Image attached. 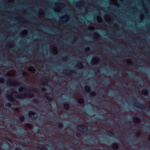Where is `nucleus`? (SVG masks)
<instances>
[{
  "label": "nucleus",
  "instance_id": "obj_1",
  "mask_svg": "<svg viewBox=\"0 0 150 150\" xmlns=\"http://www.w3.org/2000/svg\"><path fill=\"white\" fill-rule=\"evenodd\" d=\"M28 92L29 94H21L20 95H18L16 96H14L16 98H23L25 97H28L29 98H32L34 97V94L31 92V91H29L28 90Z\"/></svg>",
  "mask_w": 150,
  "mask_h": 150
},
{
  "label": "nucleus",
  "instance_id": "obj_2",
  "mask_svg": "<svg viewBox=\"0 0 150 150\" xmlns=\"http://www.w3.org/2000/svg\"><path fill=\"white\" fill-rule=\"evenodd\" d=\"M77 128L79 130L85 134L87 133L88 132V127L85 125H78L77 126Z\"/></svg>",
  "mask_w": 150,
  "mask_h": 150
},
{
  "label": "nucleus",
  "instance_id": "obj_3",
  "mask_svg": "<svg viewBox=\"0 0 150 150\" xmlns=\"http://www.w3.org/2000/svg\"><path fill=\"white\" fill-rule=\"evenodd\" d=\"M7 83L11 86H20L21 85L20 82L17 81L14 79L9 80L7 81Z\"/></svg>",
  "mask_w": 150,
  "mask_h": 150
},
{
  "label": "nucleus",
  "instance_id": "obj_4",
  "mask_svg": "<svg viewBox=\"0 0 150 150\" xmlns=\"http://www.w3.org/2000/svg\"><path fill=\"white\" fill-rule=\"evenodd\" d=\"M135 104L138 105L139 106L141 107V108L142 109H144L145 108L146 106H147V105L146 103L141 104L136 99L135 100Z\"/></svg>",
  "mask_w": 150,
  "mask_h": 150
},
{
  "label": "nucleus",
  "instance_id": "obj_5",
  "mask_svg": "<svg viewBox=\"0 0 150 150\" xmlns=\"http://www.w3.org/2000/svg\"><path fill=\"white\" fill-rule=\"evenodd\" d=\"M40 79L43 81V82L45 84H47L49 80L47 77L44 76H42L40 77Z\"/></svg>",
  "mask_w": 150,
  "mask_h": 150
},
{
  "label": "nucleus",
  "instance_id": "obj_6",
  "mask_svg": "<svg viewBox=\"0 0 150 150\" xmlns=\"http://www.w3.org/2000/svg\"><path fill=\"white\" fill-rule=\"evenodd\" d=\"M45 98L48 100L52 101L53 100L52 96L48 93H46L44 95Z\"/></svg>",
  "mask_w": 150,
  "mask_h": 150
},
{
  "label": "nucleus",
  "instance_id": "obj_7",
  "mask_svg": "<svg viewBox=\"0 0 150 150\" xmlns=\"http://www.w3.org/2000/svg\"><path fill=\"white\" fill-rule=\"evenodd\" d=\"M6 97L11 102H13L14 100V98L12 97L11 95H8Z\"/></svg>",
  "mask_w": 150,
  "mask_h": 150
},
{
  "label": "nucleus",
  "instance_id": "obj_8",
  "mask_svg": "<svg viewBox=\"0 0 150 150\" xmlns=\"http://www.w3.org/2000/svg\"><path fill=\"white\" fill-rule=\"evenodd\" d=\"M142 94L144 96H147L148 94V91L144 89L142 90L141 91Z\"/></svg>",
  "mask_w": 150,
  "mask_h": 150
},
{
  "label": "nucleus",
  "instance_id": "obj_9",
  "mask_svg": "<svg viewBox=\"0 0 150 150\" xmlns=\"http://www.w3.org/2000/svg\"><path fill=\"white\" fill-rule=\"evenodd\" d=\"M86 92L87 93L90 92V88L88 86H86L84 88Z\"/></svg>",
  "mask_w": 150,
  "mask_h": 150
},
{
  "label": "nucleus",
  "instance_id": "obj_10",
  "mask_svg": "<svg viewBox=\"0 0 150 150\" xmlns=\"http://www.w3.org/2000/svg\"><path fill=\"white\" fill-rule=\"evenodd\" d=\"M35 115V112H33L32 111H30L28 114V117L29 118H31V115Z\"/></svg>",
  "mask_w": 150,
  "mask_h": 150
},
{
  "label": "nucleus",
  "instance_id": "obj_11",
  "mask_svg": "<svg viewBox=\"0 0 150 150\" xmlns=\"http://www.w3.org/2000/svg\"><path fill=\"white\" fill-rule=\"evenodd\" d=\"M24 89V87L23 86H20L18 89V91L20 93H21L23 91Z\"/></svg>",
  "mask_w": 150,
  "mask_h": 150
},
{
  "label": "nucleus",
  "instance_id": "obj_12",
  "mask_svg": "<svg viewBox=\"0 0 150 150\" xmlns=\"http://www.w3.org/2000/svg\"><path fill=\"white\" fill-rule=\"evenodd\" d=\"M141 134V132L139 130H138L135 133V136L137 137L140 136Z\"/></svg>",
  "mask_w": 150,
  "mask_h": 150
},
{
  "label": "nucleus",
  "instance_id": "obj_13",
  "mask_svg": "<svg viewBox=\"0 0 150 150\" xmlns=\"http://www.w3.org/2000/svg\"><path fill=\"white\" fill-rule=\"evenodd\" d=\"M77 102L79 104H82L83 103L84 100L83 98H80L78 100Z\"/></svg>",
  "mask_w": 150,
  "mask_h": 150
},
{
  "label": "nucleus",
  "instance_id": "obj_14",
  "mask_svg": "<svg viewBox=\"0 0 150 150\" xmlns=\"http://www.w3.org/2000/svg\"><path fill=\"white\" fill-rule=\"evenodd\" d=\"M33 91L36 93H38L39 92V89L37 88H34L33 89Z\"/></svg>",
  "mask_w": 150,
  "mask_h": 150
},
{
  "label": "nucleus",
  "instance_id": "obj_15",
  "mask_svg": "<svg viewBox=\"0 0 150 150\" xmlns=\"http://www.w3.org/2000/svg\"><path fill=\"white\" fill-rule=\"evenodd\" d=\"M64 107L65 109L67 110L69 109V105L68 104L65 103L64 105Z\"/></svg>",
  "mask_w": 150,
  "mask_h": 150
},
{
  "label": "nucleus",
  "instance_id": "obj_16",
  "mask_svg": "<svg viewBox=\"0 0 150 150\" xmlns=\"http://www.w3.org/2000/svg\"><path fill=\"white\" fill-rule=\"evenodd\" d=\"M113 148L115 149H118V147L117 144H114L112 145Z\"/></svg>",
  "mask_w": 150,
  "mask_h": 150
},
{
  "label": "nucleus",
  "instance_id": "obj_17",
  "mask_svg": "<svg viewBox=\"0 0 150 150\" xmlns=\"http://www.w3.org/2000/svg\"><path fill=\"white\" fill-rule=\"evenodd\" d=\"M134 122L136 123H138L140 122V120L137 117H135L134 118Z\"/></svg>",
  "mask_w": 150,
  "mask_h": 150
},
{
  "label": "nucleus",
  "instance_id": "obj_18",
  "mask_svg": "<svg viewBox=\"0 0 150 150\" xmlns=\"http://www.w3.org/2000/svg\"><path fill=\"white\" fill-rule=\"evenodd\" d=\"M25 120V118L23 117H21L20 118V121L21 123H22Z\"/></svg>",
  "mask_w": 150,
  "mask_h": 150
},
{
  "label": "nucleus",
  "instance_id": "obj_19",
  "mask_svg": "<svg viewBox=\"0 0 150 150\" xmlns=\"http://www.w3.org/2000/svg\"><path fill=\"white\" fill-rule=\"evenodd\" d=\"M26 126L30 129L32 128V126L29 123H27L26 125Z\"/></svg>",
  "mask_w": 150,
  "mask_h": 150
},
{
  "label": "nucleus",
  "instance_id": "obj_20",
  "mask_svg": "<svg viewBox=\"0 0 150 150\" xmlns=\"http://www.w3.org/2000/svg\"><path fill=\"white\" fill-rule=\"evenodd\" d=\"M6 105L8 107H11L12 105V104L10 102H8L6 103Z\"/></svg>",
  "mask_w": 150,
  "mask_h": 150
},
{
  "label": "nucleus",
  "instance_id": "obj_21",
  "mask_svg": "<svg viewBox=\"0 0 150 150\" xmlns=\"http://www.w3.org/2000/svg\"><path fill=\"white\" fill-rule=\"evenodd\" d=\"M4 82V79L3 78H0V83H3Z\"/></svg>",
  "mask_w": 150,
  "mask_h": 150
},
{
  "label": "nucleus",
  "instance_id": "obj_22",
  "mask_svg": "<svg viewBox=\"0 0 150 150\" xmlns=\"http://www.w3.org/2000/svg\"><path fill=\"white\" fill-rule=\"evenodd\" d=\"M91 95L92 96H95L96 95V93L95 92L93 91L91 93Z\"/></svg>",
  "mask_w": 150,
  "mask_h": 150
},
{
  "label": "nucleus",
  "instance_id": "obj_23",
  "mask_svg": "<svg viewBox=\"0 0 150 150\" xmlns=\"http://www.w3.org/2000/svg\"><path fill=\"white\" fill-rule=\"evenodd\" d=\"M41 150H47V148L46 147L42 146L41 147Z\"/></svg>",
  "mask_w": 150,
  "mask_h": 150
},
{
  "label": "nucleus",
  "instance_id": "obj_24",
  "mask_svg": "<svg viewBox=\"0 0 150 150\" xmlns=\"http://www.w3.org/2000/svg\"><path fill=\"white\" fill-rule=\"evenodd\" d=\"M59 6H61V7H64V4L63 3H59L57 4Z\"/></svg>",
  "mask_w": 150,
  "mask_h": 150
},
{
  "label": "nucleus",
  "instance_id": "obj_25",
  "mask_svg": "<svg viewBox=\"0 0 150 150\" xmlns=\"http://www.w3.org/2000/svg\"><path fill=\"white\" fill-rule=\"evenodd\" d=\"M98 60V59L96 58L95 59H94L93 60L92 62L94 64H95L96 63L97 61Z\"/></svg>",
  "mask_w": 150,
  "mask_h": 150
},
{
  "label": "nucleus",
  "instance_id": "obj_26",
  "mask_svg": "<svg viewBox=\"0 0 150 150\" xmlns=\"http://www.w3.org/2000/svg\"><path fill=\"white\" fill-rule=\"evenodd\" d=\"M84 50L85 51L87 52L89 51L90 50V48L89 47H87Z\"/></svg>",
  "mask_w": 150,
  "mask_h": 150
},
{
  "label": "nucleus",
  "instance_id": "obj_27",
  "mask_svg": "<svg viewBox=\"0 0 150 150\" xmlns=\"http://www.w3.org/2000/svg\"><path fill=\"white\" fill-rule=\"evenodd\" d=\"M6 47L7 48H9L10 49H11L12 47L10 45H8L6 46Z\"/></svg>",
  "mask_w": 150,
  "mask_h": 150
},
{
  "label": "nucleus",
  "instance_id": "obj_28",
  "mask_svg": "<svg viewBox=\"0 0 150 150\" xmlns=\"http://www.w3.org/2000/svg\"><path fill=\"white\" fill-rule=\"evenodd\" d=\"M58 127L60 128H61L63 127V125L62 123H60L58 125Z\"/></svg>",
  "mask_w": 150,
  "mask_h": 150
},
{
  "label": "nucleus",
  "instance_id": "obj_29",
  "mask_svg": "<svg viewBox=\"0 0 150 150\" xmlns=\"http://www.w3.org/2000/svg\"><path fill=\"white\" fill-rule=\"evenodd\" d=\"M109 4H110V6L111 7H113V6H114L115 7H116V5H114L111 4L110 2H109Z\"/></svg>",
  "mask_w": 150,
  "mask_h": 150
},
{
  "label": "nucleus",
  "instance_id": "obj_30",
  "mask_svg": "<svg viewBox=\"0 0 150 150\" xmlns=\"http://www.w3.org/2000/svg\"><path fill=\"white\" fill-rule=\"evenodd\" d=\"M69 71V72L71 73L73 75H75L76 74V72H74L73 71Z\"/></svg>",
  "mask_w": 150,
  "mask_h": 150
},
{
  "label": "nucleus",
  "instance_id": "obj_31",
  "mask_svg": "<svg viewBox=\"0 0 150 150\" xmlns=\"http://www.w3.org/2000/svg\"><path fill=\"white\" fill-rule=\"evenodd\" d=\"M38 100L37 99H35L33 100V102L34 103H36L38 102Z\"/></svg>",
  "mask_w": 150,
  "mask_h": 150
},
{
  "label": "nucleus",
  "instance_id": "obj_32",
  "mask_svg": "<svg viewBox=\"0 0 150 150\" xmlns=\"http://www.w3.org/2000/svg\"><path fill=\"white\" fill-rule=\"evenodd\" d=\"M82 64L81 63H79L77 64V66L79 67L82 66Z\"/></svg>",
  "mask_w": 150,
  "mask_h": 150
},
{
  "label": "nucleus",
  "instance_id": "obj_33",
  "mask_svg": "<svg viewBox=\"0 0 150 150\" xmlns=\"http://www.w3.org/2000/svg\"><path fill=\"white\" fill-rule=\"evenodd\" d=\"M4 75L5 76H10L11 75H10V73H8L6 74H4Z\"/></svg>",
  "mask_w": 150,
  "mask_h": 150
},
{
  "label": "nucleus",
  "instance_id": "obj_34",
  "mask_svg": "<svg viewBox=\"0 0 150 150\" xmlns=\"http://www.w3.org/2000/svg\"><path fill=\"white\" fill-rule=\"evenodd\" d=\"M108 133L109 134H110L111 135L112 134V132L111 131H108Z\"/></svg>",
  "mask_w": 150,
  "mask_h": 150
},
{
  "label": "nucleus",
  "instance_id": "obj_35",
  "mask_svg": "<svg viewBox=\"0 0 150 150\" xmlns=\"http://www.w3.org/2000/svg\"><path fill=\"white\" fill-rule=\"evenodd\" d=\"M42 91H45V92L46 91V88H42Z\"/></svg>",
  "mask_w": 150,
  "mask_h": 150
},
{
  "label": "nucleus",
  "instance_id": "obj_36",
  "mask_svg": "<svg viewBox=\"0 0 150 150\" xmlns=\"http://www.w3.org/2000/svg\"><path fill=\"white\" fill-rule=\"evenodd\" d=\"M127 64H131V63L130 61L129 62H127Z\"/></svg>",
  "mask_w": 150,
  "mask_h": 150
},
{
  "label": "nucleus",
  "instance_id": "obj_37",
  "mask_svg": "<svg viewBox=\"0 0 150 150\" xmlns=\"http://www.w3.org/2000/svg\"><path fill=\"white\" fill-rule=\"evenodd\" d=\"M47 129H51V127L50 126H48L47 127Z\"/></svg>",
  "mask_w": 150,
  "mask_h": 150
},
{
  "label": "nucleus",
  "instance_id": "obj_38",
  "mask_svg": "<svg viewBox=\"0 0 150 150\" xmlns=\"http://www.w3.org/2000/svg\"><path fill=\"white\" fill-rule=\"evenodd\" d=\"M40 141H47V140H41ZM48 141H58L57 140H48Z\"/></svg>",
  "mask_w": 150,
  "mask_h": 150
},
{
  "label": "nucleus",
  "instance_id": "obj_39",
  "mask_svg": "<svg viewBox=\"0 0 150 150\" xmlns=\"http://www.w3.org/2000/svg\"><path fill=\"white\" fill-rule=\"evenodd\" d=\"M142 84L143 85V86H144V84H146V83H145V82H143L142 83Z\"/></svg>",
  "mask_w": 150,
  "mask_h": 150
},
{
  "label": "nucleus",
  "instance_id": "obj_40",
  "mask_svg": "<svg viewBox=\"0 0 150 150\" xmlns=\"http://www.w3.org/2000/svg\"><path fill=\"white\" fill-rule=\"evenodd\" d=\"M41 119L42 120H44V117H42L41 118Z\"/></svg>",
  "mask_w": 150,
  "mask_h": 150
},
{
  "label": "nucleus",
  "instance_id": "obj_41",
  "mask_svg": "<svg viewBox=\"0 0 150 150\" xmlns=\"http://www.w3.org/2000/svg\"><path fill=\"white\" fill-rule=\"evenodd\" d=\"M108 86L110 88H111V86L110 84L108 85Z\"/></svg>",
  "mask_w": 150,
  "mask_h": 150
},
{
  "label": "nucleus",
  "instance_id": "obj_42",
  "mask_svg": "<svg viewBox=\"0 0 150 150\" xmlns=\"http://www.w3.org/2000/svg\"><path fill=\"white\" fill-rule=\"evenodd\" d=\"M26 72H23V75H25L26 74Z\"/></svg>",
  "mask_w": 150,
  "mask_h": 150
},
{
  "label": "nucleus",
  "instance_id": "obj_43",
  "mask_svg": "<svg viewBox=\"0 0 150 150\" xmlns=\"http://www.w3.org/2000/svg\"><path fill=\"white\" fill-rule=\"evenodd\" d=\"M101 141H103L102 140ZM109 141H115V140H109ZM117 141H120V140L119 139H118V140H117Z\"/></svg>",
  "mask_w": 150,
  "mask_h": 150
},
{
  "label": "nucleus",
  "instance_id": "obj_44",
  "mask_svg": "<svg viewBox=\"0 0 150 150\" xmlns=\"http://www.w3.org/2000/svg\"><path fill=\"white\" fill-rule=\"evenodd\" d=\"M71 141H80V140L79 139V140H71Z\"/></svg>",
  "mask_w": 150,
  "mask_h": 150
},
{
  "label": "nucleus",
  "instance_id": "obj_45",
  "mask_svg": "<svg viewBox=\"0 0 150 150\" xmlns=\"http://www.w3.org/2000/svg\"><path fill=\"white\" fill-rule=\"evenodd\" d=\"M7 141H15V140H11L10 139H8Z\"/></svg>",
  "mask_w": 150,
  "mask_h": 150
},
{
  "label": "nucleus",
  "instance_id": "obj_46",
  "mask_svg": "<svg viewBox=\"0 0 150 150\" xmlns=\"http://www.w3.org/2000/svg\"><path fill=\"white\" fill-rule=\"evenodd\" d=\"M33 118L34 119L36 118V117L35 116H34L33 117Z\"/></svg>",
  "mask_w": 150,
  "mask_h": 150
},
{
  "label": "nucleus",
  "instance_id": "obj_47",
  "mask_svg": "<svg viewBox=\"0 0 150 150\" xmlns=\"http://www.w3.org/2000/svg\"><path fill=\"white\" fill-rule=\"evenodd\" d=\"M71 132V131L70 130H69L68 131V133H70Z\"/></svg>",
  "mask_w": 150,
  "mask_h": 150
},
{
  "label": "nucleus",
  "instance_id": "obj_48",
  "mask_svg": "<svg viewBox=\"0 0 150 150\" xmlns=\"http://www.w3.org/2000/svg\"><path fill=\"white\" fill-rule=\"evenodd\" d=\"M65 71H67V70H64L63 71V72H64H64H65Z\"/></svg>",
  "mask_w": 150,
  "mask_h": 150
},
{
  "label": "nucleus",
  "instance_id": "obj_49",
  "mask_svg": "<svg viewBox=\"0 0 150 150\" xmlns=\"http://www.w3.org/2000/svg\"><path fill=\"white\" fill-rule=\"evenodd\" d=\"M2 106V105L1 103H0V108H1Z\"/></svg>",
  "mask_w": 150,
  "mask_h": 150
},
{
  "label": "nucleus",
  "instance_id": "obj_50",
  "mask_svg": "<svg viewBox=\"0 0 150 150\" xmlns=\"http://www.w3.org/2000/svg\"><path fill=\"white\" fill-rule=\"evenodd\" d=\"M148 109H149V110H150V108L149 106H148Z\"/></svg>",
  "mask_w": 150,
  "mask_h": 150
},
{
  "label": "nucleus",
  "instance_id": "obj_51",
  "mask_svg": "<svg viewBox=\"0 0 150 150\" xmlns=\"http://www.w3.org/2000/svg\"><path fill=\"white\" fill-rule=\"evenodd\" d=\"M0 115H3V114L2 113H1L0 114Z\"/></svg>",
  "mask_w": 150,
  "mask_h": 150
},
{
  "label": "nucleus",
  "instance_id": "obj_52",
  "mask_svg": "<svg viewBox=\"0 0 150 150\" xmlns=\"http://www.w3.org/2000/svg\"><path fill=\"white\" fill-rule=\"evenodd\" d=\"M131 141H134V140H131ZM136 141H142V140H136Z\"/></svg>",
  "mask_w": 150,
  "mask_h": 150
},
{
  "label": "nucleus",
  "instance_id": "obj_53",
  "mask_svg": "<svg viewBox=\"0 0 150 150\" xmlns=\"http://www.w3.org/2000/svg\"><path fill=\"white\" fill-rule=\"evenodd\" d=\"M90 28H94V27L93 26H91Z\"/></svg>",
  "mask_w": 150,
  "mask_h": 150
},
{
  "label": "nucleus",
  "instance_id": "obj_54",
  "mask_svg": "<svg viewBox=\"0 0 150 150\" xmlns=\"http://www.w3.org/2000/svg\"><path fill=\"white\" fill-rule=\"evenodd\" d=\"M96 35L97 36H98L99 35L98 34H96Z\"/></svg>",
  "mask_w": 150,
  "mask_h": 150
},
{
  "label": "nucleus",
  "instance_id": "obj_55",
  "mask_svg": "<svg viewBox=\"0 0 150 150\" xmlns=\"http://www.w3.org/2000/svg\"><path fill=\"white\" fill-rule=\"evenodd\" d=\"M46 106H48V104H46Z\"/></svg>",
  "mask_w": 150,
  "mask_h": 150
},
{
  "label": "nucleus",
  "instance_id": "obj_56",
  "mask_svg": "<svg viewBox=\"0 0 150 150\" xmlns=\"http://www.w3.org/2000/svg\"><path fill=\"white\" fill-rule=\"evenodd\" d=\"M13 131H14L15 130V129H12Z\"/></svg>",
  "mask_w": 150,
  "mask_h": 150
},
{
  "label": "nucleus",
  "instance_id": "obj_57",
  "mask_svg": "<svg viewBox=\"0 0 150 150\" xmlns=\"http://www.w3.org/2000/svg\"><path fill=\"white\" fill-rule=\"evenodd\" d=\"M117 75H118V74H119V72H117Z\"/></svg>",
  "mask_w": 150,
  "mask_h": 150
},
{
  "label": "nucleus",
  "instance_id": "obj_58",
  "mask_svg": "<svg viewBox=\"0 0 150 150\" xmlns=\"http://www.w3.org/2000/svg\"><path fill=\"white\" fill-rule=\"evenodd\" d=\"M76 6L77 8L78 6H77V5H76Z\"/></svg>",
  "mask_w": 150,
  "mask_h": 150
},
{
  "label": "nucleus",
  "instance_id": "obj_59",
  "mask_svg": "<svg viewBox=\"0 0 150 150\" xmlns=\"http://www.w3.org/2000/svg\"><path fill=\"white\" fill-rule=\"evenodd\" d=\"M30 69H29V71H30Z\"/></svg>",
  "mask_w": 150,
  "mask_h": 150
},
{
  "label": "nucleus",
  "instance_id": "obj_60",
  "mask_svg": "<svg viewBox=\"0 0 150 150\" xmlns=\"http://www.w3.org/2000/svg\"><path fill=\"white\" fill-rule=\"evenodd\" d=\"M34 141H38V140H34Z\"/></svg>",
  "mask_w": 150,
  "mask_h": 150
},
{
  "label": "nucleus",
  "instance_id": "obj_61",
  "mask_svg": "<svg viewBox=\"0 0 150 150\" xmlns=\"http://www.w3.org/2000/svg\"><path fill=\"white\" fill-rule=\"evenodd\" d=\"M62 21V19H61V20H60V21L61 22V21Z\"/></svg>",
  "mask_w": 150,
  "mask_h": 150
},
{
  "label": "nucleus",
  "instance_id": "obj_62",
  "mask_svg": "<svg viewBox=\"0 0 150 150\" xmlns=\"http://www.w3.org/2000/svg\"><path fill=\"white\" fill-rule=\"evenodd\" d=\"M105 119H107V118H105Z\"/></svg>",
  "mask_w": 150,
  "mask_h": 150
},
{
  "label": "nucleus",
  "instance_id": "obj_63",
  "mask_svg": "<svg viewBox=\"0 0 150 150\" xmlns=\"http://www.w3.org/2000/svg\"><path fill=\"white\" fill-rule=\"evenodd\" d=\"M10 65H12L11 64H10Z\"/></svg>",
  "mask_w": 150,
  "mask_h": 150
},
{
  "label": "nucleus",
  "instance_id": "obj_64",
  "mask_svg": "<svg viewBox=\"0 0 150 150\" xmlns=\"http://www.w3.org/2000/svg\"><path fill=\"white\" fill-rule=\"evenodd\" d=\"M29 141H31V140H29Z\"/></svg>",
  "mask_w": 150,
  "mask_h": 150
}]
</instances>
